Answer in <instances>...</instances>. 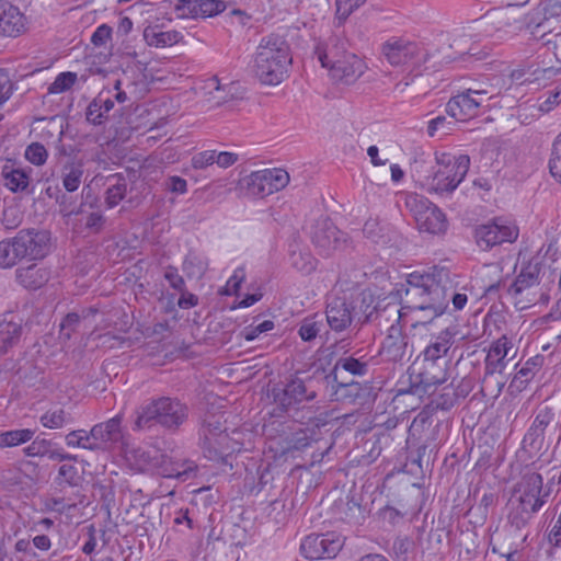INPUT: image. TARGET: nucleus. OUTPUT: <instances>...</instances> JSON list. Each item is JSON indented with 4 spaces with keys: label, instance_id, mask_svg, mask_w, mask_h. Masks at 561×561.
<instances>
[{
    "label": "nucleus",
    "instance_id": "obj_42",
    "mask_svg": "<svg viewBox=\"0 0 561 561\" xmlns=\"http://www.w3.org/2000/svg\"><path fill=\"white\" fill-rule=\"evenodd\" d=\"M83 175V168L80 163L69 162L62 168V186L67 192H75L79 188Z\"/></svg>",
    "mask_w": 561,
    "mask_h": 561
},
{
    "label": "nucleus",
    "instance_id": "obj_6",
    "mask_svg": "<svg viewBox=\"0 0 561 561\" xmlns=\"http://www.w3.org/2000/svg\"><path fill=\"white\" fill-rule=\"evenodd\" d=\"M407 207L413 215L421 232L430 234H443L446 232L448 222L445 214L424 196H410L407 199Z\"/></svg>",
    "mask_w": 561,
    "mask_h": 561
},
{
    "label": "nucleus",
    "instance_id": "obj_24",
    "mask_svg": "<svg viewBox=\"0 0 561 561\" xmlns=\"http://www.w3.org/2000/svg\"><path fill=\"white\" fill-rule=\"evenodd\" d=\"M366 68L365 61L352 54L345 55L342 59L335 61V65H332L329 70L333 79L350 84L360 78Z\"/></svg>",
    "mask_w": 561,
    "mask_h": 561
},
{
    "label": "nucleus",
    "instance_id": "obj_61",
    "mask_svg": "<svg viewBox=\"0 0 561 561\" xmlns=\"http://www.w3.org/2000/svg\"><path fill=\"white\" fill-rule=\"evenodd\" d=\"M164 278L168 280L170 287L178 291H183L186 288L184 278L179 274L178 268L168 266L164 270Z\"/></svg>",
    "mask_w": 561,
    "mask_h": 561
},
{
    "label": "nucleus",
    "instance_id": "obj_38",
    "mask_svg": "<svg viewBox=\"0 0 561 561\" xmlns=\"http://www.w3.org/2000/svg\"><path fill=\"white\" fill-rule=\"evenodd\" d=\"M107 188L104 195V202L107 208H114L126 196L127 181L121 174H112L107 178Z\"/></svg>",
    "mask_w": 561,
    "mask_h": 561
},
{
    "label": "nucleus",
    "instance_id": "obj_29",
    "mask_svg": "<svg viewBox=\"0 0 561 561\" xmlns=\"http://www.w3.org/2000/svg\"><path fill=\"white\" fill-rule=\"evenodd\" d=\"M23 334V320L9 313L0 321V354H7L16 346Z\"/></svg>",
    "mask_w": 561,
    "mask_h": 561
},
{
    "label": "nucleus",
    "instance_id": "obj_40",
    "mask_svg": "<svg viewBox=\"0 0 561 561\" xmlns=\"http://www.w3.org/2000/svg\"><path fill=\"white\" fill-rule=\"evenodd\" d=\"M39 423L45 428L59 430L72 423V417L64 408H53L39 416Z\"/></svg>",
    "mask_w": 561,
    "mask_h": 561
},
{
    "label": "nucleus",
    "instance_id": "obj_27",
    "mask_svg": "<svg viewBox=\"0 0 561 561\" xmlns=\"http://www.w3.org/2000/svg\"><path fill=\"white\" fill-rule=\"evenodd\" d=\"M158 472L164 478H175L185 481L194 476L197 466L190 459H174L167 455H162L157 463Z\"/></svg>",
    "mask_w": 561,
    "mask_h": 561
},
{
    "label": "nucleus",
    "instance_id": "obj_44",
    "mask_svg": "<svg viewBox=\"0 0 561 561\" xmlns=\"http://www.w3.org/2000/svg\"><path fill=\"white\" fill-rule=\"evenodd\" d=\"M388 232V225L382 224L378 218L367 219L363 227L364 236L375 243L387 242L389 240Z\"/></svg>",
    "mask_w": 561,
    "mask_h": 561
},
{
    "label": "nucleus",
    "instance_id": "obj_51",
    "mask_svg": "<svg viewBox=\"0 0 561 561\" xmlns=\"http://www.w3.org/2000/svg\"><path fill=\"white\" fill-rule=\"evenodd\" d=\"M78 80V76L76 72L66 71L60 72L54 80L53 83L49 84L47 92L49 94H60L66 91H69Z\"/></svg>",
    "mask_w": 561,
    "mask_h": 561
},
{
    "label": "nucleus",
    "instance_id": "obj_17",
    "mask_svg": "<svg viewBox=\"0 0 561 561\" xmlns=\"http://www.w3.org/2000/svg\"><path fill=\"white\" fill-rule=\"evenodd\" d=\"M518 237V228L512 224L494 221L482 225L476 230L477 243L486 250L503 242H514Z\"/></svg>",
    "mask_w": 561,
    "mask_h": 561
},
{
    "label": "nucleus",
    "instance_id": "obj_50",
    "mask_svg": "<svg viewBox=\"0 0 561 561\" xmlns=\"http://www.w3.org/2000/svg\"><path fill=\"white\" fill-rule=\"evenodd\" d=\"M366 1L367 0H335V25L342 26L348 16Z\"/></svg>",
    "mask_w": 561,
    "mask_h": 561
},
{
    "label": "nucleus",
    "instance_id": "obj_19",
    "mask_svg": "<svg viewBox=\"0 0 561 561\" xmlns=\"http://www.w3.org/2000/svg\"><path fill=\"white\" fill-rule=\"evenodd\" d=\"M215 443L208 448L204 456L217 462H226V458L234 453H239L244 448V432L241 430H233L231 434L222 432L218 434Z\"/></svg>",
    "mask_w": 561,
    "mask_h": 561
},
{
    "label": "nucleus",
    "instance_id": "obj_39",
    "mask_svg": "<svg viewBox=\"0 0 561 561\" xmlns=\"http://www.w3.org/2000/svg\"><path fill=\"white\" fill-rule=\"evenodd\" d=\"M113 107L114 101L111 98H103V93H100L87 108V121L93 125H102Z\"/></svg>",
    "mask_w": 561,
    "mask_h": 561
},
{
    "label": "nucleus",
    "instance_id": "obj_7",
    "mask_svg": "<svg viewBox=\"0 0 561 561\" xmlns=\"http://www.w3.org/2000/svg\"><path fill=\"white\" fill-rule=\"evenodd\" d=\"M344 537L334 531L310 534L300 543V553L309 560L333 559L344 546Z\"/></svg>",
    "mask_w": 561,
    "mask_h": 561
},
{
    "label": "nucleus",
    "instance_id": "obj_63",
    "mask_svg": "<svg viewBox=\"0 0 561 561\" xmlns=\"http://www.w3.org/2000/svg\"><path fill=\"white\" fill-rule=\"evenodd\" d=\"M82 220H84V228L93 233L100 232L104 225V217L99 211L88 213Z\"/></svg>",
    "mask_w": 561,
    "mask_h": 561
},
{
    "label": "nucleus",
    "instance_id": "obj_62",
    "mask_svg": "<svg viewBox=\"0 0 561 561\" xmlns=\"http://www.w3.org/2000/svg\"><path fill=\"white\" fill-rule=\"evenodd\" d=\"M214 163H216V150H205L192 158L194 169H205Z\"/></svg>",
    "mask_w": 561,
    "mask_h": 561
},
{
    "label": "nucleus",
    "instance_id": "obj_48",
    "mask_svg": "<svg viewBox=\"0 0 561 561\" xmlns=\"http://www.w3.org/2000/svg\"><path fill=\"white\" fill-rule=\"evenodd\" d=\"M323 328V319L320 314L314 313L305 318L299 328V336L304 341H311L320 333Z\"/></svg>",
    "mask_w": 561,
    "mask_h": 561
},
{
    "label": "nucleus",
    "instance_id": "obj_3",
    "mask_svg": "<svg viewBox=\"0 0 561 561\" xmlns=\"http://www.w3.org/2000/svg\"><path fill=\"white\" fill-rule=\"evenodd\" d=\"M291 62L290 47L286 39L270 34L256 47L253 73L262 84L278 85L288 78Z\"/></svg>",
    "mask_w": 561,
    "mask_h": 561
},
{
    "label": "nucleus",
    "instance_id": "obj_41",
    "mask_svg": "<svg viewBox=\"0 0 561 561\" xmlns=\"http://www.w3.org/2000/svg\"><path fill=\"white\" fill-rule=\"evenodd\" d=\"M35 430L19 428L0 432V449L21 446L33 439Z\"/></svg>",
    "mask_w": 561,
    "mask_h": 561
},
{
    "label": "nucleus",
    "instance_id": "obj_45",
    "mask_svg": "<svg viewBox=\"0 0 561 561\" xmlns=\"http://www.w3.org/2000/svg\"><path fill=\"white\" fill-rule=\"evenodd\" d=\"M66 445L72 448H83L88 450H98V444L91 436V430H76L69 432L66 437Z\"/></svg>",
    "mask_w": 561,
    "mask_h": 561
},
{
    "label": "nucleus",
    "instance_id": "obj_5",
    "mask_svg": "<svg viewBox=\"0 0 561 561\" xmlns=\"http://www.w3.org/2000/svg\"><path fill=\"white\" fill-rule=\"evenodd\" d=\"M470 167V158L466 154L453 156L440 153L436 156V167L428 178L430 190L436 193L455 191L466 178Z\"/></svg>",
    "mask_w": 561,
    "mask_h": 561
},
{
    "label": "nucleus",
    "instance_id": "obj_56",
    "mask_svg": "<svg viewBox=\"0 0 561 561\" xmlns=\"http://www.w3.org/2000/svg\"><path fill=\"white\" fill-rule=\"evenodd\" d=\"M549 170L551 175L561 183V133L557 136L552 144Z\"/></svg>",
    "mask_w": 561,
    "mask_h": 561
},
{
    "label": "nucleus",
    "instance_id": "obj_23",
    "mask_svg": "<svg viewBox=\"0 0 561 561\" xmlns=\"http://www.w3.org/2000/svg\"><path fill=\"white\" fill-rule=\"evenodd\" d=\"M122 416L115 415L114 417L95 424L91 428V436L98 444V450H108L123 438L122 433Z\"/></svg>",
    "mask_w": 561,
    "mask_h": 561
},
{
    "label": "nucleus",
    "instance_id": "obj_34",
    "mask_svg": "<svg viewBox=\"0 0 561 561\" xmlns=\"http://www.w3.org/2000/svg\"><path fill=\"white\" fill-rule=\"evenodd\" d=\"M536 513L538 511L510 500L507 524L512 530L519 533L528 527Z\"/></svg>",
    "mask_w": 561,
    "mask_h": 561
},
{
    "label": "nucleus",
    "instance_id": "obj_21",
    "mask_svg": "<svg viewBox=\"0 0 561 561\" xmlns=\"http://www.w3.org/2000/svg\"><path fill=\"white\" fill-rule=\"evenodd\" d=\"M32 169H25L16 165L12 160H7L0 169V179L5 188L14 194H31L33 187L31 184Z\"/></svg>",
    "mask_w": 561,
    "mask_h": 561
},
{
    "label": "nucleus",
    "instance_id": "obj_60",
    "mask_svg": "<svg viewBox=\"0 0 561 561\" xmlns=\"http://www.w3.org/2000/svg\"><path fill=\"white\" fill-rule=\"evenodd\" d=\"M60 528V523L56 524V522L49 517H43L38 520H34L30 527V530L33 533H54L58 531Z\"/></svg>",
    "mask_w": 561,
    "mask_h": 561
},
{
    "label": "nucleus",
    "instance_id": "obj_36",
    "mask_svg": "<svg viewBox=\"0 0 561 561\" xmlns=\"http://www.w3.org/2000/svg\"><path fill=\"white\" fill-rule=\"evenodd\" d=\"M345 49V44L340 42L339 38H331L330 43L323 47L318 45L316 47V55L321 62L322 67L331 68L335 61L342 59L345 55H352Z\"/></svg>",
    "mask_w": 561,
    "mask_h": 561
},
{
    "label": "nucleus",
    "instance_id": "obj_46",
    "mask_svg": "<svg viewBox=\"0 0 561 561\" xmlns=\"http://www.w3.org/2000/svg\"><path fill=\"white\" fill-rule=\"evenodd\" d=\"M226 432V428L222 427V424L219 419L211 416L208 420H205L203 430H202V449L203 454L210 448V446L215 443L218 434Z\"/></svg>",
    "mask_w": 561,
    "mask_h": 561
},
{
    "label": "nucleus",
    "instance_id": "obj_9",
    "mask_svg": "<svg viewBox=\"0 0 561 561\" xmlns=\"http://www.w3.org/2000/svg\"><path fill=\"white\" fill-rule=\"evenodd\" d=\"M490 99L489 90L469 88L448 101L446 112L457 121H467L478 116L483 103Z\"/></svg>",
    "mask_w": 561,
    "mask_h": 561
},
{
    "label": "nucleus",
    "instance_id": "obj_18",
    "mask_svg": "<svg viewBox=\"0 0 561 561\" xmlns=\"http://www.w3.org/2000/svg\"><path fill=\"white\" fill-rule=\"evenodd\" d=\"M355 307L345 296L330 295L327 299L325 318L335 332L346 330L353 322Z\"/></svg>",
    "mask_w": 561,
    "mask_h": 561
},
{
    "label": "nucleus",
    "instance_id": "obj_52",
    "mask_svg": "<svg viewBox=\"0 0 561 561\" xmlns=\"http://www.w3.org/2000/svg\"><path fill=\"white\" fill-rule=\"evenodd\" d=\"M56 481L59 485L78 486L82 481V477L79 474L76 466L64 463L58 469Z\"/></svg>",
    "mask_w": 561,
    "mask_h": 561
},
{
    "label": "nucleus",
    "instance_id": "obj_15",
    "mask_svg": "<svg viewBox=\"0 0 561 561\" xmlns=\"http://www.w3.org/2000/svg\"><path fill=\"white\" fill-rule=\"evenodd\" d=\"M382 53L393 66L413 65L420 67L428 58V54L419 44L404 39L386 42L382 46Z\"/></svg>",
    "mask_w": 561,
    "mask_h": 561
},
{
    "label": "nucleus",
    "instance_id": "obj_59",
    "mask_svg": "<svg viewBox=\"0 0 561 561\" xmlns=\"http://www.w3.org/2000/svg\"><path fill=\"white\" fill-rule=\"evenodd\" d=\"M453 125L451 121H447L445 116L438 115L428 122L427 134L430 137H434L437 131L448 134L453 129Z\"/></svg>",
    "mask_w": 561,
    "mask_h": 561
},
{
    "label": "nucleus",
    "instance_id": "obj_13",
    "mask_svg": "<svg viewBox=\"0 0 561 561\" xmlns=\"http://www.w3.org/2000/svg\"><path fill=\"white\" fill-rule=\"evenodd\" d=\"M13 240L25 261L43 260L50 251V234L46 230L22 229Z\"/></svg>",
    "mask_w": 561,
    "mask_h": 561
},
{
    "label": "nucleus",
    "instance_id": "obj_25",
    "mask_svg": "<svg viewBox=\"0 0 561 561\" xmlns=\"http://www.w3.org/2000/svg\"><path fill=\"white\" fill-rule=\"evenodd\" d=\"M25 31V18L18 7L0 0V35L16 37Z\"/></svg>",
    "mask_w": 561,
    "mask_h": 561
},
{
    "label": "nucleus",
    "instance_id": "obj_11",
    "mask_svg": "<svg viewBox=\"0 0 561 561\" xmlns=\"http://www.w3.org/2000/svg\"><path fill=\"white\" fill-rule=\"evenodd\" d=\"M311 240L319 253L330 256L335 251L346 248L347 234L341 231L329 218L316 221L311 231Z\"/></svg>",
    "mask_w": 561,
    "mask_h": 561
},
{
    "label": "nucleus",
    "instance_id": "obj_43",
    "mask_svg": "<svg viewBox=\"0 0 561 561\" xmlns=\"http://www.w3.org/2000/svg\"><path fill=\"white\" fill-rule=\"evenodd\" d=\"M22 260L13 238L0 241V267L10 268Z\"/></svg>",
    "mask_w": 561,
    "mask_h": 561
},
{
    "label": "nucleus",
    "instance_id": "obj_14",
    "mask_svg": "<svg viewBox=\"0 0 561 561\" xmlns=\"http://www.w3.org/2000/svg\"><path fill=\"white\" fill-rule=\"evenodd\" d=\"M517 355V348L513 341L502 335L491 343L484 358L483 382L494 375H503L510 362Z\"/></svg>",
    "mask_w": 561,
    "mask_h": 561
},
{
    "label": "nucleus",
    "instance_id": "obj_10",
    "mask_svg": "<svg viewBox=\"0 0 561 561\" xmlns=\"http://www.w3.org/2000/svg\"><path fill=\"white\" fill-rule=\"evenodd\" d=\"M549 491L543 489V478L540 473L528 472L516 483L511 500L540 511L547 503Z\"/></svg>",
    "mask_w": 561,
    "mask_h": 561
},
{
    "label": "nucleus",
    "instance_id": "obj_53",
    "mask_svg": "<svg viewBox=\"0 0 561 561\" xmlns=\"http://www.w3.org/2000/svg\"><path fill=\"white\" fill-rule=\"evenodd\" d=\"M414 546L412 538L399 536L393 540L391 556L397 561H408L409 554L413 551Z\"/></svg>",
    "mask_w": 561,
    "mask_h": 561
},
{
    "label": "nucleus",
    "instance_id": "obj_32",
    "mask_svg": "<svg viewBox=\"0 0 561 561\" xmlns=\"http://www.w3.org/2000/svg\"><path fill=\"white\" fill-rule=\"evenodd\" d=\"M15 277L20 285L26 289L35 290L43 287L50 278V271L36 264L20 267L15 271Z\"/></svg>",
    "mask_w": 561,
    "mask_h": 561
},
{
    "label": "nucleus",
    "instance_id": "obj_1",
    "mask_svg": "<svg viewBox=\"0 0 561 561\" xmlns=\"http://www.w3.org/2000/svg\"><path fill=\"white\" fill-rule=\"evenodd\" d=\"M451 289L450 272L444 266H434L427 274L413 273L407 279L404 306L398 308L396 304H389L386 310L397 316V320L408 314L402 310H409L413 328L425 325L446 311Z\"/></svg>",
    "mask_w": 561,
    "mask_h": 561
},
{
    "label": "nucleus",
    "instance_id": "obj_55",
    "mask_svg": "<svg viewBox=\"0 0 561 561\" xmlns=\"http://www.w3.org/2000/svg\"><path fill=\"white\" fill-rule=\"evenodd\" d=\"M24 157L30 163L41 167L46 163L48 151L43 144L32 142L26 147Z\"/></svg>",
    "mask_w": 561,
    "mask_h": 561
},
{
    "label": "nucleus",
    "instance_id": "obj_20",
    "mask_svg": "<svg viewBox=\"0 0 561 561\" xmlns=\"http://www.w3.org/2000/svg\"><path fill=\"white\" fill-rule=\"evenodd\" d=\"M179 18L207 19L222 13L227 9L224 0H175Z\"/></svg>",
    "mask_w": 561,
    "mask_h": 561
},
{
    "label": "nucleus",
    "instance_id": "obj_8",
    "mask_svg": "<svg viewBox=\"0 0 561 561\" xmlns=\"http://www.w3.org/2000/svg\"><path fill=\"white\" fill-rule=\"evenodd\" d=\"M243 183L249 195L262 198L286 187L289 174L284 169H264L245 176Z\"/></svg>",
    "mask_w": 561,
    "mask_h": 561
},
{
    "label": "nucleus",
    "instance_id": "obj_35",
    "mask_svg": "<svg viewBox=\"0 0 561 561\" xmlns=\"http://www.w3.org/2000/svg\"><path fill=\"white\" fill-rule=\"evenodd\" d=\"M543 357L534 356L526 360V363L518 367L519 364H515L516 373L511 381V387H515L518 390L525 388V386L535 377L542 366Z\"/></svg>",
    "mask_w": 561,
    "mask_h": 561
},
{
    "label": "nucleus",
    "instance_id": "obj_33",
    "mask_svg": "<svg viewBox=\"0 0 561 561\" xmlns=\"http://www.w3.org/2000/svg\"><path fill=\"white\" fill-rule=\"evenodd\" d=\"M144 38L149 46L168 47L180 43L183 34L179 31H160L157 25H148L144 30Z\"/></svg>",
    "mask_w": 561,
    "mask_h": 561
},
{
    "label": "nucleus",
    "instance_id": "obj_2",
    "mask_svg": "<svg viewBox=\"0 0 561 561\" xmlns=\"http://www.w3.org/2000/svg\"><path fill=\"white\" fill-rule=\"evenodd\" d=\"M551 283L545 256L536 254L522 264L519 273L507 288V294L516 309L526 310L537 304H548Z\"/></svg>",
    "mask_w": 561,
    "mask_h": 561
},
{
    "label": "nucleus",
    "instance_id": "obj_47",
    "mask_svg": "<svg viewBox=\"0 0 561 561\" xmlns=\"http://www.w3.org/2000/svg\"><path fill=\"white\" fill-rule=\"evenodd\" d=\"M314 431L310 428H300L294 432L287 439L285 451L302 450L310 446L314 438Z\"/></svg>",
    "mask_w": 561,
    "mask_h": 561
},
{
    "label": "nucleus",
    "instance_id": "obj_28",
    "mask_svg": "<svg viewBox=\"0 0 561 561\" xmlns=\"http://www.w3.org/2000/svg\"><path fill=\"white\" fill-rule=\"evenodd\" d=\"M561 14V1H554L546 3L545 5L538 7L534 12L529 13L525 19V27L535 37H543L547 32L543 31L541 34L540 30L545 28V22L551 16H558Z\"/></svg>",
    "mask_w": 561,
    "mask_h": 561
},
{
    "label": "nucleus",
    "instance_id": "obj_37",
    "mask_svg": "<svg viewBox=\"0 0 561 561\" xmlns=\"http://www.w3.org/2000/svg\"><path fill=\"white\" fill-rule=\"evenodd\" d=\"M554 420V412L549 407H543L537 411L535 420L525 435L524 440L530 442V445H534L538 439L543 438V433L546 428L552 423Z\"/></svg>",
    "mask_w": 561,
    "mask_h": 561
},
{
    "label": "nucleus",
    "instance_id": "obj_57",
    "mask_svg": "<svg viewBox=\"0 0 561 561\" xmlns=\"http://www.w3.org/2000/svg\"><path fill=\"white\" fill-rule=\"evenodd\" d=\"M245 278V271L243 267L237 268L233 274L230 276V278L227 280L225 287L220 291L222 295L227 296H233L237 295L239 291V288L241 286V283Z\"/></svg>",
    "mask_w": 561,
    "mask_h": 561
},
{
    "label": "nucleus",
    "instance_id": "obj_31",
    "mask_svg": "<svg viewBox=\"0 0 561 561\" xmlns=\"http://www.w3.org/2000/svg\"><path fill=\"white\" fill-rule=\"evenodd\" d=\"M205 89L209 95V101L215 105H220L241 96V88L237 82L221 84L217 77H211L205 82Z\"/></svg>",
    "mask_w": 561,
    "mask_h": 561
},
{
    "label": "nucleus",
    "instance_id": "obj_4",
    "mask_svg": "<svg viewBox=\"0 0 561 561\" xmlns=\"http://www.w3.org/2000/svg\"><path fill=\"white\" fill-rule=\"evenodd\" d=\"M187 417V408L178 399L161 397L142 404L137 411L135 426L149 428L160 424L167 428H178Z\"/></svg>",
    "mask_w": 561,
    "mask_h": 561
},
{
    "label": "nucleus",
    "instance_id": "obj_54",
    "mask_svg": "<svg viewBox=\"0 0 561 561\" xmlns=\"http://www.w3.org/2000/svg\"><path fill=\"white\" fill-rule=\"evenodd\" d=\"M54 443L47 438L36 437L31 440V444L23 448V454L26 457L43 458L47 457L49 448Z\"/></svg>",
    "mask_w": 561,
    "mask_h": 561
},
{
    "label": "nucleus",
    "instance_id": "obj_16",
    "mask_svg": "<svg viewBox=\"0 0 561 561\" xmlns=\"http://www.w3.org/2000/svg\"><path fill=\"white\" fill-rule=\"evenodd\" d=\"M449 360L422 358V368L417 373L413 388L417 394H433L436 387L448 380Z\"/></svg>",
    "mask_w": 561,
    "mask_h": 561
},
{
    "label": "nucleus",
    "instance_id": "obj_64",
    "mask_svg": "<svg viewBox=\"0 0 561 561\" xmlns=\"http://www.w3.org/2000/svg\"><path fill=\"white\" fill-rule=\"evenodd\" d=\"M81 317L78 313H68L60 323V332L66 339H70L71 333L76 330Z\"/></svg>",
    "mask_w": 561,
    "mask_h": 561
},
{
    "label": "nucleus",
    "instance_id": "obj_49",
    "mask_svg": "<svg viewBox=\"0 0 561 561\" xmlns=\"http://www.w3.org/2000/svg\"><path fill=\"white\" fill-rule=\"evenodd\" d=\"M291 265L304 274L312 273L317 267V259L308 251H293L290 254Z\"/></svg>",
    "mask_w": 561,
    "mask_h": 561
},
{
    "label": "nucleus",
    "instance_id": "obj_12",
    "mask_svg": "<svg viewBox=\"0 0 561 561\" xmlns=\"http://www.w3.org/2000/svg\"><path fill=\"white\" fill-rule=\"evenodd\" d=\"M318 391L312 379H290L282 392L276 394L275 401L283 412L298 411V407L304 402L312 401L317 398Z\"/></svg>",
    "mask_w": 561,
    "mask_h": 561
},
{
    "label": "nucleus",
    "instance_id": "obj_58",
    "mask_svg": "<svg viewBox=\"0 0 561 561\" xmlns=\"http://www.w3.org/2000/svg\"><path fill=\"white\" fill-rule=\"evenodd\" d=\"M336 367H342L344 370L357 376H364L368 368L366 363L354 357L341 358L336 363Z\"/></svg>",
    "mask_w": 561,
    "mask_h": 561
},
{
    "label": "nucleus",
    "instance_id": "obj_26",
    "mask_svg": "<svg viewBox=\"0 0 561 561\" xmlns=\"http://www.w3.org/2000/svg\"><path fill=\"white\" fill-rule=\"evenodd\" d=\"M457 331L455 328H446L438 334L433 335L422 352V357L432 359L447 360L446 356L456 342Z\"/></svg>",
    "mask_w": 561,
    "mask_h": 561
},
{
    "label": "nucleus",
    "instance_id": "obj_22",
    "mask_svg": "<svg viewBox=\"0 0 561 561\" xmlns=\"http://www.w3.org/2000/svg\"><path fill=\"white\" fill-rule=\"evenodd\" d=\"M480 25L483 27L486 35L493 36L497 34L496 37L499 39L511 37L522 28L520 25H517L516 20L511 19L507 12L500 10L486 14L485 18L480 21Z\"/></svg>",
    "mask_w": 561,
    "mask_h": 561
},
{
    "label": "nucleus",
    "instance_id": "obj_30",
    "mask_svg": "<svg viewBox=\"0 0 561 561\" xmlns=\"http://www.w3.org/2000/svg\"><path fill=\"white\" fill-rule=\"evenodd\" d=\"M408 339L401 328L392 324L385 337L380 353L391 362L401 360L407 354Z\"/></svg>",
    "mask_w": 561,
    "mask_h": 561
}]
</instances>
